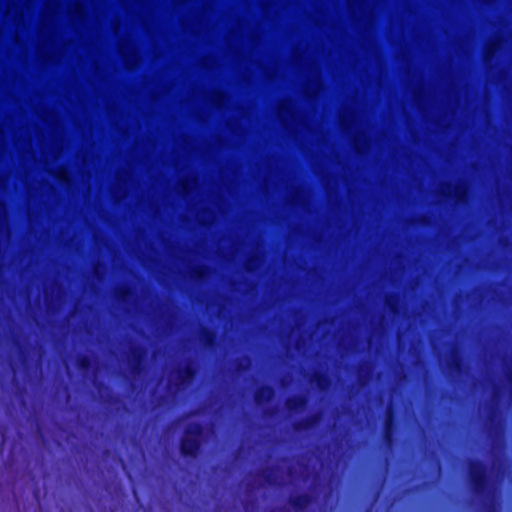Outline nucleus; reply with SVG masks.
Returning <instances> with one entry per match:
<instances>
[{
	"label": "nucleus",
	"instance_id": "obj_10",
	"mask_svg": "<svg viewBox=\"0 0 512 512\" xmlns=\"http://www.w3.org/2000/svg\"><path fill=\"white\" fill-rule=\"evenodd\" d=\"M201 339L203 345L210 349L215 348L218 344L217 334L209 328H203L201 330Z\"/></svg>",
	"mask_w": 512,
	"mask_h": 512
},
{
	"label": "nucleus",
	"instance_id": "obj_3",
	"mask_svg": "<svg viewBox=\"0 0 512 512\" xmlns=\"http://www.w3.org/2000/svg\"><path fill=\"white\" fill-rule=\"evenodd\" d=\"M398 429V418L395 410L389 407L383 422V439L387 445H393L395 436Z\"/></svg>",
	"mask_w": 512,
	"mask_h": 512
},
{
	"label": "nucleus",
	"instance_id": "obj_15",
	"mask_svg": "<svg viewBox=\"0 0 512 512\" xmlns=\"http://www.w3.org/2000/svg\"><path fill=\"white\" fill-rule=\"evenodd\" d=\"M454 196L457 201H464L467 198V191L464 188L456 187L454 190Z\"/></svg>",
	"mask_w": 512,
	"mask_h": 512
},
{
	"label": "nucleus",
	"instance_id": "obj_7",
	"mask_svg": "<svg viewBox=\"0 0 512 512\" xmlns=\"http://www.w3.org/2000/svg\"><path fill=\"white\" fill-rule=\"evenodd\" d=\"M307 404L308 400L304 395L289 397L285 402L287 410L294 413L303 411L307 407Z\"/></svg>",
	"mask_w": 512,
	"mask_h": 512
},
{
	"label": "nucleus",
	"instance_id": "obj_13",
	"mask_svg": "<svg viewBox=\"0 0 512 512\" xmlns=\"http://www.w3.org/2000/svg\"><path fill=\"white\" fill-rule=\"evenodd\" d=\"M77 366L82 371H88L92 367V359L88 355H81L77 359Z\"/></svg>",
	"mask_w": 512,
	"mask_h": 512
},
{
	"label": "nucleus",
	"instance_id": "obj_5",
	"mask_svg": "<svg viewBox=\"0 0 512 512\" xmlns=\"http://www.w3.org/2000/svg\"><path fill=\"white\" fill-rule=\"evenodd\" d=\"M311 503L312 496L308 493H301L289 498V504L296 512H303Z\"/></svg>",
	"mask_w": 512,
	"mask_h": 512
},
{
	"label": "nucleus",
	"instance_id": "obj_11",
	"mask_svg": "<svg viewBox=\"0 0 512 512\" xmlns=\"http://www.w3.org/2000/svg\"><path fill=\"white\" fill-rule=\"evenodd\" d=\"M313 379L318 388L321 390L326 389L331 383L330 378L324 372H316L313 376Z\"/></svg>",
	"mask_w": 512,
	"mask_h": 512
},
{
	"label": "nucleus",
	"instance_id": "obj_18",
	"mask_svg": "<svg viewBox=\"0 0 512 512\" xmlns=\"http://www.w3.org/2000/svg\"><path fill=\"white\" fill-rule=\"evenodd\" d=\"M263 476L265 478L266 481H269L270 480V476H271V473L270 472H264L263 473Z\"/></svg>",
	"mask_w": 512,
	"mask_h": 512
},
{
	"label": "nucleus",
	"instance_id": "obj_4",
	"mask_svg": "<svg viewBox=\"0 0 512 512\" xmlns=\"http://www.w3.org/2000/svg\"><path fill=\"white\" fill-rule=\"evenodd\" d=\"M196 375V369L192 363L186 364L183 368L177 370V383L178 388L184 387Z\"/></svg>",
	"mask_w": 512,
	"mask_h": 512
},
{
	"label": "nucleus",
	"instance_id": "obj_16",
	"mask_svg": "<svg viewBox=\"0 0 512 512\" xmlns=\"http://www.w3.org/2000/svg\"><path fill=\"white\" fill-rule=\"evenodd\" d=\"M132 296V291L130 288L128 287H125V288H122L120 291H119V298L122 300V301H126L128 300V298H130Z\"/></svg>",
	"mask_w": 512,
	"mask_h": 512
},
{
	"label": "nucleus",
	"instance_id": "obj_2",
	"mask_svg": "<svg viewBox=\"0 0 512 512\" xmlns=\"http://www.w3.org/2000/svg\"><path fill=\"white\" fill-rule=\"evenodd\" d=\"M469 482L475 496L485 498L490 494V482L487 465L479 459L469 462Z\"/></svg>",
	"mask_w": 512,
	"mask_h": 512
},
{
	"label": "nucleus",
	"instance_id": "obj_12",
	"mask_svg": "<svg viewBox=\"0 0 512 512\" xmlns=\"http://www.w3.org/2000/svg\"><path fill=\"white\" fill-rule=\"evenodd\" d=\"M399 300L398 294H390L386 298V305L393 314H398L400 311Z\"/></svg>",
	"mask_w": 512,
	"mask_h": 512
},
{
	"label": "nucleus",
	"instance_id": "obj_8",
	"mask_svg": "<svg viewBox=\"0 0 512 512\" xmlns=\"http://www.w3.org/2000/svg\"><path fill=\"white\" fill-rule=\"evenodd\" d=\"M320 416L318 413L311 414L305 418L296 421L293 425L294 430L297 432L308 431L316 426L319 422Z\"/></svg>",
	"mask_w": 512,
	"mask_h": 512
},
{
	"label": "nucleus",
	"instance_id": "obj_14",
	"mask_svg": "<svg viewBox=\"0 0 512 512\" xmlns=\"http://www.w3.org/2000/svg\"><path fill=\"white\" fill-rule=\"evenodd\" d=\"M452 368L457 372H462L464 369V360L460 354L453 353L452 355V361H451Z\"/></svg>",
	"mask_w": 512,
	"mask_h": 512
},
{
	"label": "nucleus",
	"instance_id": "obj_9",
	"mask_svg": "<svg viewBox=\"0 0 512 512\" xmlns=\"http://www.w3.org/2000/svg\"><path fill=\"white\" fill-rule=\"evenodd\" d=\"M144 360V350L142 348H134L131 351V370L133 373L142 371V363Z\"/></svg>",
	"mask_w": 512,
	"mask_h": 512
},
{
	"label": "nucleus",
	"instance_id": "obj_17",
	"mask_svg": "<svg viewBox=\"0 0 512 512\" xmlns=\"http://www.w3.org/2000/svg\"><path fill=\"white\" fill-rule=\"evenodd\" d=\"M205 272H206V268L201 266V267H198L197 269H195L193 271V276L198 279V280H201L203 279L204 275H205Z\"/></svg>",
	"mask_w": 512,
	"mask_h": 512
},
{
	"label": "nucleus",
	"instance_id": "obj_1",
	"mask_svg": "<svg viewBox=\"0 0 512 512\" xmlns=\"http://www.w3.org/2000/svg\"><path fill=\"white\" fill-rule=\"evenodd\" d=\"M204 426L200 422H193L186 426L179 442L180 454L185 458H196L201 450Z\"/></svg>",
	"mask_w": 512,
	"mask_h": 512
},
{
	"label": "nucleus",
	"instance_id": "obj_6",
	"mask_svg": "<svg viewBox=\"0 0 512 512\" xmlns=\"http://www.w3.org/2000/svg\"><path fill=\"white\" fill-rule=\"evenodd\" d=\"M275 395V390L272 386L264 384L257 388L254 393V400L258 405H263L269 402Z\"/></svg>",
	"mask_w": 512,
	"mask_h": 512
}]
</instances>
